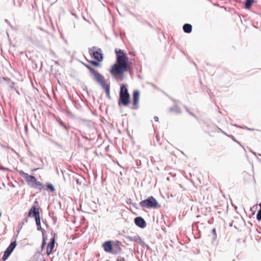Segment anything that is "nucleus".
<instances>
[{
  "label": "nucleus",
  "instance_id": "17",
  "mask_svg": "<svg viewBox=\"0 0 261 261\" xmlns=\"http://www.w3.org/2000/svg\"><path fill=\"white\" fill-rule=\"evenodd\" d=\"M259 205L260 207V209L258 212L257 214V219L259 221L261 220V203H260Z\"/></svg>",
  "mask_w": 261,
  "mask_h": 261
},
{
  "label": "nucleus",
  "instance_id": "1",
  "mask_svg": "<svg viewBox=\"0 0 261 261\" xmlns=\"http://www.w3.org/2000/svg\"><path fill=\"white\" fill-rule=\"evenodd\" d=\"M117 54V62L111 68V74L116 77L118 75L122 74L127 70V59L126 54L121 50L116 49Z\"/></svg>",
  "mask_w": 261,
  "mask_h": 261
},
{
  "label": "nucleus",
  "instance_id": "22",
  "mask_svg": "<svg viewBox=\"0 0 261 261\" xmlns=\"http://www.w3.org/2000/svg\"><path fill=\"white\" fill-rule=\"evenodd\" d=\"M213 231L214 233H215V232H216V230H215V229H213Z\"/></svg>",
  "mask_w": 261,
  "mask_h": 261
},
{
  "label": "nucleus",
  "instance_id": "16",
  "mask_svg": "<svg viewBox=\"0 0 261 261\" xmlns=\"http://www.w3.org/2000/svg\"><path fill=\"white\" fill-rule=\"evenodd\" d=\"M35 219H36V224L38 227V229L39 230L40 228H41L40 216H38L37 217H36Z\"/></svg>",
  "mask_w": 261,
  "mask_h": 261
},
{
  "label": "nucleus",
  "instance_id": "20",
  "mask_svg": "<svg viewBox=\"0 0 261 261\" xmlns=\"http://www.w3.org/2000/svg\"><path fill=\"white\" fill-rule=\"evenodd\" d=\"M91 63H92L93 65H94V66H99V63H98V62H96V61H92V62H91Z\"/></svg>",
  "mask_w": 261,
  "mask_h": 261
},
{
  "label": "nucleus",
  "instance_id": "6",
  "mask_svg": "<svg viewBox=\"0 0 261 261\" xmlns=\"http://www.w3.org/2000/svg\"><path fill=\"white\" fill-rule=\"evenodd\" d=\"M16 246V242H13L11 243L9 246L7 248L6 250L5 251L4 256L3 257V259L4 260H6L9 256L11 254V253L13 251L14 249L15 248Z\"/></svg>",
  "mask_w": 261,
  "mask_h": 261
},
{
  "label": "nucleus",
  "instance_id": "12",
  "mask_svg": "<svg viewBox=\"0 0 261 261\" xmlns=\"http://www.w3.org/2000/svg\"><path fill=\"white\" fill-rule=\"evenodd\" d=\"M139 92L138 91H135L133 93V99H134V105L135 106H137L139 102Z\"/></svg>",
  "mask_w": 261,
  "mask_h": 261
},
{
  "label": "nucleus",
  "instance_id": "11",
  "mask_svg": "<svg viewBox=\"0 0 261 261\" xmlns=\"http://www.w3.org/2000/svg\"><path fill=\"white\" fill-rule=\"evenodd\" d=\"M29 216L34 217L35 218L39 216L38 209L35 207H33L29 212Z\"/></svg>",
  "mask_w": 261,
  "mask_h": 261
},
{
  "label": "nucleus",
  "instance_id": "3",
  "mask_svg": "<svg viewBox=\"0 0 261 261\" xmlns=\"http://www.w3.org/2000/svg\"><path fill=\"white\" fill-rule=\"evenodd\" d=\"M90 70L93 75L95 80L101 85L103 89L105 90L107 95L109 96V86L107 84L104 77L101 74L95 71L94 69L90 68Z\"/></svg>",
  "mask_w": 261,
  "mask_h": 261
},
{
  "label": "nucleus",
  "instance_id": "15",
  "mask_svg": "<svg viewBox=\"0 0 261 261\" xmlns=\"http://www.w3.org/2000/svg\"><path fill=\"white\" fill-rule=\"evenodd\" d=\"M253 2V0H246L245 7L246 8H249Z\"/></svg>",
  "mask_w": 261,
  "mask_h": 261
},
{
  "label": "nucleus",
  "instance_id": "21",
  "mask_svg": "<svg viewBox=\"0 0 261 261\" xmlns=\"http://www.w3.org/2000/svg\"><path fill=\"white\" fill-rule=\"evenodd\" d=\"M154 119L155 121H158L159 120V118L158 117H154Z\"/></svg>",
  "mask_w": 261,
  "mask_h": 261
},
{
  "label": "nucleus",
  "instance_id": "13",
  "mask_svg": "<svg viewBox=\"0 0 261 261\" xmlns=\"http://www.w3.org/2000/svg\"><path fill=\"white\" fill-rule=\"evenodd\" d=\"M183 29L186 33H190L192 31V26L189 24H186L183 27Z\"/></svg>",
  "mask_w": 261,
  "mask_h": 261
},
{
  "label": "nucleus",
  "instance_id": "9",
  "mask_svg": "<svg viewBox=\"0 0 261 261\" xmlns=\"http://www.w3.org/2000/svg\"><path fill=\"white\" fill-rule=\"evenodd\" d=\"M55 238H52L50 242L48 244L46 249V253L48 255H50L53 251L55 247Z\"/></svg>",
  "mask_w": 261,
  "mask_h": 261
},
{
  "label": "nucleus",
  "instance_id": "5",
  "mask_svg": "<svg viewBox=\"0 0 261 261\" xmlns=\"http://www.w3.org/2000/svg\"><path fill=\"white\" fill-rule=\"evenodd\" d=\"M129 102V95L125 85H123L120 88L119 103L126 106Z\"/></svg>",
  "mask_w": 261,
  "mask_h": 261
},
{
  "label": "nucleus",
  "instance_id": "19",
  "mask_svg": "<svg viewBox=\"0 0 261 261\" xmlns=\"http://www.w3.org/2000/svg\"><path fill=\"white\" fill-rule=\"evenodd\" d=\"M46 237L43 236V240L42 244V248L44 247L46 244Z\"/></svg>",
  "mask_w": 261,
  "mask_h": 261
},
{
  "label": "nucleus",
  "instance_id": "4",
  "mask_svg": "<svg viewBox=\"0 0 261 261\" xmlns=\"http://www.w3.org/2000/svg\"><path fill=\"white\" fill-rule=\"evenodd\" d=\"M140 204L142 207L147 208H155L160 206L158 201L152 196L149 197L146 199L142 201Z\"/></svg>",
  "mask_w": 261,
  "mask_h": 261
},
{
  "label": "nucleus",
  "instance_id": "7",
  "mask_svg": "<svg viewBox=\"0 0 261 261\" xmlns=\"http://www.w3.org/2000/svg\"><path fill=\"white\" fill-rule=\"evenodd\" d=\"M89 53L90 55H92L93 57L98 61H101L102 60V56L100 50L95 51L93 48L90 49L89 50Z\"/></svg>",
  "mask_w": 261,
  "mask_h": 261
},
{
  "label": "nucleus",
  "instance_id": "18",
  "mask_svg": "<svg viewBox=\"0 0 261 261\" xmlns=\"http://www.w3.org/2000/svg\"><path fill=\"white\" fill-rule=\"evenodd\" d=\"M47 187L51 191H54L55 190L54 187V186L51 184H48L47 185Z\"/></svg>",
  "mask_w": 261,
  "mask_h": 261
},
{
  "label": "nucleus",
  "instance_id": "14",
  "mask_svg": "<svg viewBox=\"0 0 261 261\" xmlns=\"http://www.w3.org/2000/svg\"><path fill=\"white\" fill-rule=\"evenodd\" d=\"M132 240L138 242L140 244L143 243V241L141 240V239L139 236H135L133 238Z\"/></svg>",
  "mask_w": 261,
  "mask_h": 261
},
{
  "label": "nucleus",
  "instance_id": "8",
  "mask_svg": "<svg viewBox=\"0 0 261 261\" xmlns=\"http://www.w3.org/2000/svg\"><path fill=\"white\" fill-rule=\"evenodd\" d=\"M135 223L136 225L141 228H144L146 225L145 221L142 218L140 217H137L135 219Z\"/></svg>",
  "mask_w": 261,
  "mask_h": 261
},
{
  "label": "nucleus",
  "instance_id": "10",
  "mask_svg": "<svg viewBox=\"0 0 261 261\" xmlns=\"http://www.w3.org/2000/svg\"><path fill=\"white\" fill-rule=\"evenodd\" d=\"M103 248L105 251L109 252L112 249V245L110 241H107L103 244Z\"/></svg>",
  "mask_w": 261,
  "mask_h": 261
},
{
  "label": "nucleus",
  "instance_id": "2",
  "mask_svg": "<svg viewBox=\"0 0 261 261\" xmlns=\"http://www.w3.org/2000/svg\"><path fill=\"white\" fill-rule=\"evenodd\" d=\"M20 174L25 179L28 184L31 187L41 190L43 188L42 184L41 182L37 181L35 177L28 174L24 173L22 171L19 172Z\"/></svg>",
  "mask_w": 261,
  "mask_h": 261
}]
</instances>
